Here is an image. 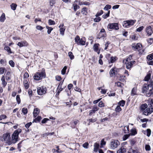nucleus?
Instances as JSON below:
<instances>
[{
	"instance_id": "obj_1",
	"label": "nucleus",
	"mask_w": 153,
	"mask_h": 153,
	"mask_svg": "<svg viewBox=\"0 0 153 153\" xmlns=\"http://www.w3.org/2000/svg\"><path fill=\"white\" fill-rule=\"evenodd\" d=\"M21 132V129L18 128L15 130L12 134V138L10 137L9 133H6L3 134L2 138L3 141L7 143L8 145L15 143L18 141L19 134Z\"/></svg>"
},
{
	"instance_id": "obj_2",
	"label": "nucleus",
	"mask_w": 153,
	"mask_h": 153,
	"mask_svg": "<svg viewBox=\"0 0 153 153\" xmlns=\"http://www.w3.org/2000/svg\"><path fill=\"white\" fill-rule=\"evenodd\" d=\"M45 73L44 71H42L40 72H37L34 76V79L36 80H39L43 78H45Z\"/></svg>"
},
{
	"instance_id": "obj_3",
	"label": "nucleus",
	"mask_w": 153,
	"mask_h": 153,
	"mask_svg": "<svg viewBox=\"0 0 153 153\" xmlns=\"http://www.w3.org/2000/svg\"><path fill=\"white\" fill-rule=\"evenodd\" d=\"M107 27L109 30H118L119 29L118 23H109L107 25Z\"/></svg>"
},
{
	"instance_id": "obj_4",
	"label": "nucleus",
	"mask_w": 153,
	"mask_h": 153,
	"mask_svg": "<svg viewBox=\"0 0 153 153\" xmlns=\"http://www.w3.org/2000/svg\"><path fill=\"white\" fill-rule=\"evenodd\" d=\"M120 144V143L118 140H112L110 143V147L111 149H114L117 148Z\"/></svg>"
},
{
	"instance_id": "obj_5",
	"label": "nucleus",
	"mask_w": 153,
	"mask_h": 153,
	"mask_svg": "<svg viewBox=\"0 0 153 153\" xmlns=\"http://www.w3.org/2000/svg\"><path fill=\"white\" fill-rule=\"evenodd\" d=\"M146 96L148 97L150 96L153 97V92H152V89H150L149 91L146 93ZM148 103L149 107H153V99H151V101H149L148 102Z\"/></svg>"
},
{
	"instance_id": "obj_6",
	"label": "nucleus",
	"mask_w": 153,
	"mask_h": 153,
	"mask_svg": "<svg viewBox=\"0 0 153 153\" xmlns=\"http://www.w3.org/2000/svg\"><path fill=\"white\" fill-rule=\"evenodd\" d=\"M145 31L146 33V35L148 36H151L153 33V28L150 25L146 26Z\"/></svg>"
},
{
	"instance_id": "obj_7",
	"label": "nucleus",
	"mask_w": 153,
	"mask_h": 153,
	"mask_svg": "<svg viewBox=\"0 0 153 153\" xmlns=\"http://www.w3.org/2000/svg\"><path fill=\"white\" fill-rule=\"evenodd\" d=\"M106 32L104 28H102L100 30L96 38H101L106 37Z\"/></svg>"
},
{
	"instance_id": "obj_8",
	"label": "nucleus",
	"mask_w": 153,
	"mask_h": 153,
	"mask_svg": "<svg viewBox=\"0 0 153 153\" xmlns=\"http://www.w3.org/2000/svg\"><path fill=\"white\" fill-rule=\"evenodd\" d=\"M37 92L39 95H42L46 92V89L43 87H39L37 88Z\"/></svg>"
},
{
	"instance_id": "obj_9",
	"label": "nucleus",
	"mask_w": 153,
	"mask_h": 153,
	"mask_svg": "<svg viewBox=\"0 0 153 153\" xmlns=\"http://www.w3.org/2000/svg\"><path fill=\"white\" fill-rule=\"evenodd\" d=\"M153 107L149 108L145 110L143 112V113L145 115H148L149 114H150L153 112Z\"/></svg>"
},
{
	"instance_id": "obj_10",
	"label": "nucleus",
	"mask_w": 153,
	"mask_h": 153,
	"mask_svg": "<svg viewBox=\"0 0 153 153\" xmlns=\"http://www.w3.org/2000/svg\"><path fill=\"white\" fill-rule=\"evenodd\" d=\"M135 63V62L134 61H131L127 62H126V68L127 69H130L133 66V65Z\"/></svg>"
},
{
	"instance_id": "obj_11",
	"label": "nucleus",
	"mask_w": 153,
	"mask_h": 153,
	"mask_svg": "<svg viewBox=\"0 0 153 153\" xmlns=\"http://www.w3.org/2000/svg\"><path fill=\"white\" fill-rule=\"evenodd\" d=\"M141 45L140 43L133 44L132 45V48H134L135 50L137 51H139L141 49Z\"/></svg>"
},
{
	"instance_id": "obj_12",
	"label": "nucleus",
	"mask_w": 153,
	"mask_h": 153,
	"mask_svg": "<svg viewBox=\"0 0 153 153\" xmlns=\"http://www.w3.org/2000/svg\"><path fill=\"white\" fill-rule=\"evenodd\" d=\"M99 109L97 105H94L93 106L92 109L89 111V115L91 116L93 114L95 113L96 111H98Z\"/></svg>"
},
{
	"instance_id": "obj_13",
	"label": "nucleus",
	"mask_w": 153,
	"mask_h": 153,
	"mask_svg": "<svg viewBox=\"0 0 153 153\" xmlns=\"http://www.w3.org/2000/svg\"><path fill=\"white\" fill-rule=\"evenodd\" d=\"M75 42L78 45H85V41L83 40V39H75Z\"/></svg>"
},
{
	"instance_id": "obj_14",
	"label": "nucleus",
	"mask_w": 153,
	"mask_h": 153,
	"mask_svg": "<svg viewBox=\"0 0 153 153\" xmlns=\"http://www.w3.org/2000/svg\"><path fill=\"white\" fill-rule=\"evenodd\" d=\"M99 45L98 44H95L93 46V49L98 54L100 53V50L98 49V47Z\"/></svg>"
},
{
	"instance_id": "obj_15",
	"label": "nucleus",
	"mask_w": 153,
	"mask_h": 153,
	"mask_svg": "<svg viewBox=\"0 0 153 153\" xmlns=\"http://www.w3.org/2000/svg\"><path fill=\"white\" fill-rule=\"evenodd\" d=\"M88 9L87 7H84L81 9V13L83 15L87 16L88 13Z\"/></svg>"
},
{
	"instance_id": "obj_16",
	"label": "nucleus",
	"mask_w": 153,
	"mask_h": 153,
	"mask_svg": "<svg viewBox=\"0 0 153 153\" xmlns=\"http://www.w3.org/2000/svg\"><path fill=\"white\" fill-rule=\"evenodd\" d=\"M149 88H150V87H149L148 84H145L143 85L142 88V92L143 93L146 92L147 90L149 89Z\"/></svg>"
},
{
	"instance_id": "obj_17",
	"label": "nucleus",
	"mask_w": 153,
	"mask_h": 153,
	"mask_svg": "<svg viewBox=\"0 0 153 153\" xmlns=\"http://www.w3.org/2000/svg\"><path fill=\"white\" fill-rule=\"evenodd\" d=\"M28 44V43L26 41H22L18 42L17 45L20 47H22L24 46H27Z\"/></svg>"
},
{
	"instance_id": "obj_18",
	"label": "nucleus",
	"mask_w": 153,
	"mask_h": 153,
	"mask_svg": "<svg viewBox=\"0 0 153 153\" xmlns=\"http://www.w3.org/2000/svg\"><path fill=\"white\" fill-rule=\"evenodd\" d=\"M141 37L138 34L135 33H134L133 34L130 35L129 36V38H139Z\"/></svg>"
},
{
	"instance_id": "obj_19",
	"label": "nucleus",
	"mask_w": 153,
	"mask_h": 153,
	"mask_svg": "<svg viewBox=\"0 0 153 153\" xmlns=\"http://www.w3.org/2000/svg\"><path fill=\"white\" fill-rule=\"evenodd\" d=\"M115 68H112L110 71L109 73L111 76L112 77L116 75V71L115 70Z\"/></svg>"
},
{
	"instance_id": "obj_20",
	"label": "nucleus",
	"mask_w": 153,
	"mask_h": 153,
	"mask_svg": "<svg viewBox=\"0 0 153 153\" xmlns=\"http://www.w3.org/2000/svg\"><path fill=\"white\" fill-rule=\"evenodd\" d=\"M39 112V110L38 108H35L34 109L33 112V115L34 117H36Z\"/></svg>"
},
{
	"instance_id": "obj_21",
	"label": "nucleus",
	"mask_w": 153,
	"mask_h": 153,
	"mask_svg": "<svg viewBox=\"0 0 153 153\" xmlns=\"http://www.w3.org/2000/svg\"><path fill=\"white\" fill-rule=\"evenodd\" d=\"M126 149L123 147H121L117 152V153H126Z\"/></svg>"
},
{
	"instance_id": "obj_22",
	"label": "nucleus",
	"mask_w": 153,
	"mask_h": 153,
	"mask_svg": "<svg viewBox=\"0 0 153 153\" xmlns=\"http://www.w3.org/2000/svg\"><path fill=\"white\" fill-rule=\"evenodd\" d=\"M1 80L2 81V85H3V87H5L7 84V83L5 81L4 76V75H3L2 76Z\"/></svg>"
},
{
	"instance_id": "obj_23",
	"label": "nucleus",
	"mask_w": 153,
	"mask_h": 153,
	"mask_svg": "<svg viewBox=\"0 0 153 153\" xmlns=\"http://www.w3.org/2000/svg\"><path fill=\"white\" fill-rule=\"evenodd\" d=\"M5 19V15L4 13H3L0 17V22H3L4 21Z\"/></svg>"
},
{
	"instance_id": "obj_24",
	"label": "nucleus",
	"mask_w": 153,
	"mask_h": 153,
	"mask_svg": "<svg viewBox=\"0 0 153 153\" xmlns=\"http://www.w3.org/2000/svg\"><path fill=\"white\" fill-rule=\"evenodd\" d=\"M72 7H73V9L74 12L76 11L77 10L79 9L80 8V7L77 5L76 4L74 3L73 4Z\"/></svg>"
},
{
	"instance_id": "obj_25",
	"label": "nucleus",
	"mask_w": 153,
	"mask_h": 153,
	"mask_svg": "<svg viewBox=\"0 0 153 153\" xmlns=\"http://www.w3.org/2000/svg\"><path fill=\"white\" fill-rule=\"evenodd\" d=\"M17 6V4L14 3H12L10 5L11 9L13 11L16 10Z\"/></svg>"
},
{
	"instance_id": "obj_26",
	"label": "nucleus",
	"mask_w": 153,
	"mask_h": 153,
	"mask_svg": "<svg viewBox=\"0 0 153 153\" xmlns=\"http://www.w3.org/2000/svg\"><path fill=\"white\" fill-rule=\"evenodd\" d=\"M127 21L128 22V24L130 26L133 25L136 22V20L132 19L128 20Z\"/></svg>"
},
{
	"instance_id": "obj_27",
	"label": "nucleus",
	"mask_w": 153,
	"mask_h": 153,
	"mask_svg": "<svg viewBox=\"0 0 153 153\" xmlns=\"http://www.w3.org/2000/svg\"><path fill=\"white\" fill-rule=\"evenodd\" d=\"M137 88L136 87L133 88L131 92V94L132 96L137 94Z\"/></svg>"
},
{
	"instance_id": "obj_28",
	"label": "nucleus",
	"mask_w": 153,
	"mask_h": 153,
	"mask_svg": "<svg viewBox=\"0 0 153 153\" xmlns=\"http://www.w3.org/2000/svg\"><path fill=\"white\" fill-rule=\"evenodd\" d=\"M123 25L124 27L126 28H128L130 26L127 20H125L123 21Z\"/></svg>"
},
{
	"instance_id": "obj_29",
	"label": "nucleus",
	"mask_w": 153,
	"mask_h": 153,
	"mask_svg": "<svg viewBox=\"0 0 153 153\" xmlns=\"http://www.w3.org/2000/svg\"><path fill=\"white\" fill-rule=\"evenodd\" d=\"M123 130L124 133L125 134L128 133L129 132V129L128 126H126L124 127Z\"/></svg>"
},
{
	"instance_id": "obj_30",
	"label": "nucleus",
	"mask_w": 153,
	"mask_h": 153,
	"mask_svg": "<svg viewBox=\"0 0 153 153\" xmlns=\"http://www.w3.org/2000/svg\"><path fill=\"white\" fill-rule=\"evenodd\" d=\"M110 12V10L108 11L107 13L104 14L102 16V17L104 19H106L109 16Z\"/></svg>"
},
{
	"instance_id": "obj_31",
	"label": "nucleus",
	"mask_w": 153,
	"mask_h": 153,
	"mask_svg": "<svg viewBox=\"0 0 153 153\" xmlns=\"http://www.w3.org/2000/svg\"><path fill=\"white\" fill-rule=\"evenodd\" d=\"M46 28L48 30L47 33L48 34H49L53 29V28L52 27H49L48 26H46Z\"/></svg>"
},
{
	"instance_id": "obj_32",
	"label": "nucleus",
	"mask_w": 153,
	"mask_h": 153,
	"mask_svg": "<svg viewBox=\"0 0 153 153\" xmlns=\"http://www.w3.org/2000/svg\"><path fill=\"white\" fill-rule=\"evenodd\" d=\"M111 8V5L107 4L104 8L103 10L105 11H109L108 10L110 9Z\"/></svg>"
},
{
	"instance_id": "obj_33",
	"label": "nucleus",
	"mask_w": 153,
	"mask_h": 153,
	"mask_svg": "<svg viewBox=\"0 0 153 153\" xmlns=\"http://www.w3.org/2000/svg\"><path fill=\"white\" fill-rule=\"evenodd\" d=\"M23 84L25 89H27L29 88V85L27 80H25L24 81Z\"/></svg>"
},
{
	"instance_id": "obj_34",
	"label": "nucleus",
	"mask_w": 153,
	"mask_h": 153,
	"mask_svg": "<svg viewBox=\"0 0 153 153\" xmlns=\"http://www.w3.org/2000/svg\"><path fill=\"white\" fill-rule=\"evenodd\" d=\"M151 74L150 73H148L145 77L144 80L145 81H148L150 79Z\"/></svg>"
},
{
	"instance_id": "obj_35",
	"label": "nucleus",
	"mask_w": 153,
	"mask_h": 153,
	"mask_svg": "<svg viewBox=\"0 0 153 153\" xmlns=\"http://www.w3.org/2000/svg\"><path fill=\"white\" fill-rule=\"evenodd\" d=\"M99 144L97 143H95L94 145V151L95 152H97L99 147Z\"/></svg>"
},
{
	"instance_id": "obj_36",
	"label": "nucleus",
	"mask_w": 153,
	"mask_h": 153,
	"mask_svg": "<svg viewBox=\"0 0 153 153\" xmlns=\"http://www.w3.org/2000/svg\"><path fill=\"white\" fill-rule=\"evenodd\" d=\"M144 28V27L143 26H140L136 29V32H141L143 30Z\"/></svg>"
},
{
	"instance_id": "obj_37",
	"label": "nucleus",
	"mask_w": 153,
	"mask_h": 153,
	"mask_svg": "<svg viewBox=\"0 0 153 153\" xmlns=\"http://www.w3.org/2000/svg\"><path fill=\"white\" fill-rule=\"evenodd\" d=\"M96 16V18L94 19V22H98L101 21V18L100 16L97 17V16Z\"/></svg>"
},
{
	"instance_id": "obj_38",
	"label": "nucleus",
	"mask_w": 153,
	"mask_h": 153,
	"mask_svg": "<svg viewBox=\"0 0 153 153\" xmlns=\"http://www.w3.org/2000/svg\"><path fill=\"white\" fill-rule=\"evenodd\" d=\"M5 78L7 80H9L10 79V72L9 71H8L7 73L5 76Z\"/></svg>"
},
{
	"instance_id": "obj_39",
	"label": "nucleus",
	"mask_w": 153,
	"mask_h": 153,
	"mask_svg": "<svg viewBox=\"0 0 153 153\" xmlns=\"http://www.w3.org/2000/svg\"><path fill=\"white\" fill-rule=\"evenodd\" d=\"M48 24L50 25H54L55 24V22L51 19H49L48 20Z\"/></svg>"
},
{
	"instance_id": "obj_40",
	"label": "nucleus",
	"mask_w": 153,
	"mask_h": 153,
	"mask_svg": "<svg viewBox=\"0 0 153 153\" xmlns=\"http://www.w3.org/2000/svg\"><path fill=\"white\" fill-rule=\"evenodd\" d=\"M147 104L146 103H145L142 104L140 108L141 110L144 111L145 110V109L147 108Z\"/></svg>"
},
{
	"instance_id": "obj_41",
	"label": "nucleus",
	"mask_w": 153,
	"mask_h": 153,
	"mask_svg": "<svg viewBox=\"0 0 153 153\" xmlns=\"http://www.w3.org/2000/svg\"><path fill=\"white\" fill-rule=\"evenodd\" d=\"M65 28L64 27H61L59 28V31L60 34L62 35H63L64 34Z\"/></svg>"
},
{
	"instance_id": "obj_42",
	"label": "nucleus",
	"mask_w": 153,
	"mask_h": 153,
	"mask_svg": "<svg viewBox=\"0 0 153 153\" xmlns=\"http://www.w3.org/2000/svg\"><path fill=\"white\" fill-rule=\"evenodd\" d=\"M147 59L148 60H151L153 59V53L148 55L147 56Z\"/></svg>"
},
{
	"instance_id": "obj_43",
	"label": "nucleus",
	"mask_w": 153,
	"mask_h": 153,
	"mask_svg": "<svg viewBox=\"0 0 153 153\" xmlns=\"http://www.w3.org/2000/svg\"><path fill=\"white\" fill-rule=\"evenodd\" d=\"M103 13V11L102 10H101L100 11L97 12L95 16H97V17L100 16L102 15Z\"/></svg>"
},
{
	"instance_id": "obj_44",
	"label": "nucleus",
	"mask_w": 153,
	"mask_h": 153,
	"mask_svg": "<svg viewBox=\"0 0 153 153\" xmlns=\"http://www.w3.org/2000/svg\"><path fill=\"white\" fill-rule=\"evenodd\" d=\"M149 87L151 88L150 89H153V80L151 79L149 82V83L148 84Z\"/></svg>"
},
{
	"instance_id": "obj_45",
	"label": "nucleus",
	"mask_w": 153,
	"mask_h": 153,
	"mask_svg": "<svg viewBox=\"0 0 153 153\" xmlns=\"http://www.w3.org/2000/svg\"><path fill=\"white\" fill-rule=\"evenodd\" d=\"M131 135H135L137 133L136 130V129L135 128L132 129L131 130Z\"/></svg>"
},
{
	"instance_id": "obj_46",
	"label": "nucleus",
	"mask_w": 153,
	"mask_h": 153,
	"mask_svg": "<svg viewBox=\"0 0 153 153\" xmlns=\"http://www.w3.org/2000/svg\"><path fill=\"white\" fill-rule=\"evenodd\" d=\"M125 101L123 100H122L120 101L118 103L119 105L121 106H123L125 104Z\"/></svg>"
},
{
	"instance_id": "obj_47",
	"label": "nucleus",
	"mask_w": 153,
	"mask_h": 153,
	"mask_svg": "<svg viewBox=\"0 0 153 153\" xmlns=\"http://www.w3.org/2000/svg\"><path fill=\"white\" fill-rule=\"evenodd\" d=\"M68 55L70 57L71 59H72L74 58V56L72 53L71 52H69L68 53Z\"/></svg>"
},
{
	"instance_id": "obj_48",
	"label": "nucleus",
	"mask_w": 153,
	"mask_h": 153,
	"mask_svg": "<svg viewBox=\"0 0 153 153\" xmlns=\"http://www.w3.org/2000/svg\"><path fill=\"white\" fill-rule=\"evenodd\" d=\"M4 49L5 50L7 51L9 53H12V52L11 51V49L8 46H5L4 47Z\"/></svg>"
},
{
	"instance_id": "obj_49",
	"label": "nucleus",
	"mask_w": 153,
	"mask_h": 153,
	"mask_svg": "<svg viewBox=\"0 0 153 153\" xmlns=\"http://www.w3.org/2000/svg\"><path fill=\"white\" fill-rule=\"evenodd\" d=\"M16 100L18 104H20L21 102V100L19 95H17L16 97Z\"/></svg>"
},
{
	"instance_id": "obj_50",
	"label": "nucleus",
	"mask_w": 153,
	"mask_h": 153,
	"mask_svg": "<svg viewBox=\"0 0 153 153\" xmlns=\"http://www.w3.org/2000/svg\"><path fill=\"white\" fill-rule=\"evenodd\" d=\"M44 28V27H43L40 25H37L36 26V28L39 30H41Z\"/></svg>"
},
{
	"instance_id": "obj_51",
	"label": "nucleus",
	"mask_w": 153,
	"mask_h": 153,
	"mask_svg": "<svg viewBox=\"0 0 153 153\" xmlns=\"http://www.w3.org/2000/svg\"><path fill=\"white\" fill-rule=\"evenodd\" d=\"M42 119V117L41 116H38L36 118L33 120V121L35 122H39Z\"/></svg>"
},
{
	"instance_id": "obj_52",
	"label": "nucleus",
	"mask_w": 153,
	"mask_h": 153,
	"mask_svg": "<svg viewBox=\"0 0 153 153\" xmlns=\"http://www.w3.org/2000/svg\"><path fill=\"white\" fill-rule=\"evenodd\" d=\"M49 3L51 7H53L55 4V0H50Z\"/></svg>"
},
{
	"instance_id": "obj_53",
	"label": "nucleus",
	"mask_w": 153,
	"mask_h": 153,
	"mask_svg": "<svg viewBox=\"0 0 153 153\" xmlns=\"http://www.w3.org/2000/svg\"><path fill=\"white\" fill-rule=\"evenodd\" d=\"M66 69L67 67L66 66H64L61 71V73L62 74L64 75L65 74Z\"/></svg>"
},
{
	"instance_id": "obj_54",
	"label": "nucleus",
	"mask_w": 153,
	"mask_h": 153,
	"mask_svg": "<svg viewBox=\"0 0 153 153\" xmlns=\"http://www.w3.org/2000/svg\"><path fill=\"white\" fill-rule=\"evenodd\" d=\"M5 69L4 67L0 68V74H3L4 72Z\"/></svg>"
},
{
	"instance_id": "obj_55",
	"label": "nucleus",
	"mask_w": 153,
	"mask_h": 153,
	"mask_svg": "<svg viewBox=\"0 0 153 153\" xmlns=\"http://www.w3.org/2000/svg\"><path fill=\"white\" fill-rule=\"evenodd\" d=\"M10 65L12 67H13L15 66L14 62L12 60H10L9 62Z\"/></svg>"
},
{
	"instance_id": "obj_56",
	"label": "nucleus",
	"mask_w": 153,
	"mask_h": 153,
	"mask_svg": "<svg viewBox=\"0 0 153 153\" xmlns=\"http://www.w3.org/2000/svg\"><path fill=\"white\" fill-rule=\"evenodd\" d=\"M122 110L121 108L120 107L119 105H118L117 106L116 108H115V111L116 112H120Z\"/></svg>"
},
{
	"instance_id": "obj_57",
	"label": "nucleus",
	"mask_w": 153,
	"mask_h": 153,
	"mask_svg": "<svg viewBox=\"0 0 153 153\" xmlns=\"http://www.w3.org/2000/svg\"><path fill=\"white\" fill-rule=\"evenodd\" d=\"M22 111L24 114H27V109L26 108H23L22 109Z\"/></svg>"
},
{
	"instance_id": "obj_58",
	"label": "nucleus",
	"mask_w": 153,
	"mask_h": 153,
	"mask_svg": "<svg viewBox=\"0 0 153 153\" xmlns=\"http://www.w3.org/2000/svg\"><path fill=\"white\" fill-rule=\"evenodd\" d=\"M87 121H89L90 123H94L96 121V119L90 118L87 120Z\"/></svg>"
},
{
	"instance_id": "obj_59",
	"label": "nucleus",
	"mask_w": 153,
	"mask_h": 153,
	"mask_svg": "<svg viewBox=\"0 0 153 153\" xmlns=\"http://www.w3.org/2000/svg\"><path fill=\"white\" fill-rule=\"evenodd\" d=\"M147 134L146 135L148 137H149L151 134V131L150 129H147L146 130Z\"/></svg>"
},
{
	"instance_id": "obj_60",
	"label": "nucleus",
	"mask_w": 153,
	"mask_h": 153,
	"mask_svg": "<svg viewBox=\"0 0 153 153\" xmlns=\"http://www.w3.org/2000/svg\"><path fill=\"white\" fill-rule=\"evenodd\" d=\"M129 135L128 134H126L123 137V140H126L129 136Z\"/></svg>"
},
{
	"instance_id": "obj_61",
	"label": "nucleus",
	"mask_w": 153,
	"mask_h": 153,
	"mask_svg": "<svg viewBox=\"0 0 153 153\" xmlns=\"http://www.w3.org/2000/svg\"><path fill=\"white\" fill-rule=\"evenodd\" d=\"M145 149L147 151H149L151 150L150 146L149 145H146Z\"/></svg>"
},
{
	"instance_id": "obj_62",
	"label": "nucleus",
	"mask_w": 153,
	"mask_h": 153,
	"mask_svg": "<svg viewBox=\"0 0 153 153\" xmlns=\"http://www.w3.org/2000/svg\"><path fill=\"white\" fill-rule=\"evenodd\" d=\"M0 63L4 66L6 65V62L3 59H1L0 61Z\"/></svg>"
},
{
	"instance_id": "obj_63",
	"label": "nucleus",
	"mask_w": 153,
	"mask_h": 153,
	"mask_svg": "<svg viewBox=\"0 0 153 153\" xmlns=\"http://www.w3.org/2000/svg\"><path fill=\"white\" fill-rule=\"evenodd\" d=\"M98 106L100 107H102L104 106V104L102 101H100L98 104Z\"/></svg>"
},
{
	"instance_id": "obj_64",
	"label": "nucleus",
	"mask_w": 153,
	"mask_h": 153,
	"mask_svg": "<svg viewBox=\"0 0 153 153\" xmlns=\"http://www.w3.org/2000/svg\"><path fill=\"white\" fill-rule=\"evenodd\" d=\"M147 41L149 45H151L153 43V39H148Z\"/></svg>"
}]
</instances>
